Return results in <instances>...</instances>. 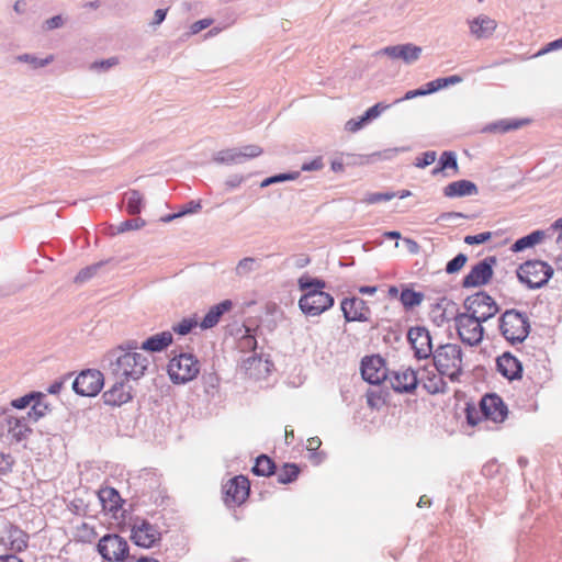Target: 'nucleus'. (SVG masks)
<instances>
[{"label":"nucleus","instance_id":"nucleus-1","mask_svg":"<svg viewBox=\"0 0 562 562\" xmlns=\"http://www.w3.org/2000/svg\"><path fill=\"white\" fill-rule=\"evenodd\" d=\"M297 284L304 292L299 300V306L304 314L318 316L333 307L335 301L331 294L324 291V280L304 274L297 280Z\"/></svg>","mask_w":562,"mask_h":562},{"label":"nucleus","instance_id":"nucleus-2","mask_svg":"<svg viewBox=\"0 0 562 562\" xmlns=\"http://www.w3.org/2000/svg\"><path fill=\"white\" fill-rule=\"evenodd\" d=\"M436 370L445 374L451 381H458L463 373L464 361L463 352L457 344H446L439 346L432 353Z\"/></svg>","mask_w":562,"mask_h":562},{"label":"nucleus","instance_id":"nucleus-3","mask_svg":"<svg viewBox=\"0 0 562 562\" xmlns=\"http://www.w3.org/2000/svg\"><path fill=\"white\" fill-rule=\"evenodd\" d=\"M149 361L139 352H122L111 361V372L120 380H138L147 370Z\"/></svg>","mask_w":562,"mask_h":562},{"label":"nucleus","instance_id":"nucleus-4","mask_svg":"<svg viewBox=\"0 0 562 562\" xmlns=\"http://www.w3.org/2000/svg\"><path fill=\"white\" fill-rule=\"evenodd\" d=\"M499 329L504 338L514 345L522 342L528 337L530 324L525 314L509 310L502 315Z\"/></svg>","mask_w":562,"mask_h":562},{"label":"nucleus","instance_id":"nucleus-5","mask_svg":"<svg viewBox=\"0 0 562 562\" xmlns=\"http://www.w3.org/2000/svg\"><path fill=\"white\" fill-rule=\"evenodd\" d=\"M167 372L175 384H183L198 376L200 362L191 353H180L169 360Z\"/></svg>","mask_w":562,"mask_h":562},{"label":"nucleus","instance_id":"nucleus-6","mask_svg":"<svg viewBox=\"0 0 562 562\" xmlns=\"http://www.w3.org/2000/svg\"><path fill=\"white\" fill-rule=\"evenodd\" d=\"M517 276L528 288L538 289L553 276V268L542 260H528L519 266Z\"/></svg>","mask_w":562,"mask_h":562},{"label":"nucleus","instance_id":"nucleus-7","mask_svg":"<svg viewBox=\"0 0 562 562\" xmlns=\"http://www.w3.org/2000/svg\"><path fill=\"white\" fill-rule=\"evenodd\" d=\"M34 417L32 413H27L26 415H5L1 422V431L7 432V435L16 442L22 441L29 437L32 429L30 427V420L36 422L37 418L42 415V413L37 414L35 406L33 407Z\"/></svg>","mask_w":562,"mask_h":562},{"label":"nucleus","instance_id":"nucleus-8","mask_svg":"<svg viewBox=\"0 0 562 562\" xmlns=\"http://www.w3.org/2000/svg\"><path fill=\"white\" fill-rule=\"evenodd\" d=\"M97 549L100 555L109 562H123L130 555L127 541L116 533L103 536L99 540Z\"/></svg>","mask_w":562,"mask_h":562},{"label":"nucleus","instance_id":"nucleus-9","mask_svg":"<svg viewBox=\"0 0 562 562\" xmlns=\"http://www.w3.org/2000/svg\"><path fill=\"white\" fill-rule=\"evenodd\" d=\"M467 314L483 324L498 312L495 301L486 293H476L465 301Z\"/></svg>","mask_w":562,"mask_h":562},{"label":"nucleus","instance_id":"nucleus-10","mask_svg":"<svg viewBox=\"0 0 562 562\" xmlns=\"http://www.w3.org/2000/svg\"><path fill=\"white\" fill-rule=\"evenodd\" d=\"M456 328L460 339L470 346L479 345L484 336V328L480 322L467 313L456 316Z\"/></svg>","mask_w":562,"mask_h":562},{"label":"nucleus","instance_id":"nucleus-11","mask_svg":"<svg viewBox=\"0 0 562 562\" xmlns=\"http://www.w3.org/2000/svg\"><path fill=\"white\" fill-rule=\"evenodd\" d=\"M250 484L246 476L237 475L223 485L224 503L227 506L243 504L249 496Z\"/></svg>","mask_w":562,"mask_h":562},{"label":"nucleus","instance_id":"nucleus-12","mask_svg":"<svg viewBox=\"0 0 562 562\" xmlns=\"http://www.w3.org/2000/svg\"><path fill=\"white\" fill-rule=\"evenodd\" d=\"M103 386V375L98 370L82 371L74 381V391L82 396H95Z\"/></svg>","mask_w":562,"mask_h":562},{"label":"nucleus","instance_id":"nucleus-13","mask_svg":"<svg viewBox=\"0 0 562 562\" xmlns=\"http://www.w3.org/2000/svg\"><path fill=\"white\" fill-rule=\"evenodd\" d=\"M160 536L156 526L144 519H137L132 527L131 539L142 548H153L160 541Z\"/></svg>","mask_w":562,"mask_h":562},{"label":"nucleus","instance_id":"nucleus-14","mask_svg":"<svg viewBox=\"0 0 562 562\" xmlns=\"http://www.w3.org/2000/svg\"><path fill=\"white\" fill-rule=\"evenodd\" d=\"M97 495L101 504L103 515L117 519L125 503L119 491L112 486H101Z\"/></svg>","mask_w":562,"mask_h":562},{"label":"nucleus","instance_id":"nucleus-15","mask_svg":"<svg viewBox=\"0 0 562 562\" xmlns=\"http://www.w3.org/2000/svg\"><path fill=\"white\" fill-rule=\"evenodd\" d=\"M340 308L346 322H369L371 310L367 302L360 297H345L340 302Z\"/></svg>","mask_w":562,"mask_h":562},{"label":"nucleus","instance_id":"nucleus-16","mask_svg":"<svg viewBox=\"0 0 562 562\" xmlns=\"http://www.w3.org/2000/svg\"><path fill=\"white\" fill-rule=\"evenodd\" d=\"M362 378L371 383L379 384L389 381V373L384 360L380 356L366 357L361 362Z\"/></svg>","mask_w":562,"mask_h":562},{"label":"nucleus","instance_id":"nucleus-17","mask_svg":"<svg viewBox=\"0 0 562 562\" xmlns=\"http://www.w3.org/2000/svg\"><path fill=\"white\" fill-rule=\"evenodd\" d=\"M480 408L483 417L494 423H503L508 415V408L506 404L496 394L485 395L481 400Z\"/></svg>","mask_w":562,"mask_h":562},{"label":"nucleus","instance_id":"nucleus-18","mask_svg":"<svg viewBox=\"0 0 562 562\" xmlns=\"http://www.w3.org/2000/svg\"><path fill=\"white\" fill-rule=\"evenodd\" d=\"M408 341L418 359H427L432 355L429 331L424 327H413L407 334Z\"/></svg>","mask_w":562,"mask_h":562},{"label":"nucleus","instance_id":"nucleus-19","mask_svg":"<svg viewBox=\"0 0 562 562\" xmlns=\"http://www.w3.org/2000/svg\"><path fill=\"white\" fill-rule=\"evenodd\" d=\"M490 261L485 259L473 266L462 280L463 288H476L486 284L493 276L492 263L495 262V259L490 258Z\"/></svg>","mask_w":562,"mask_h":562},{"label":"nucleus","instance_id":"nucleus-20","mask_svg":"<svg viewBox=\"0 0 562 562\" xmlns=\"http://www.w3.org/2000/svg\"><path fill=\"white\" fill-rule=\"evenodd\" d=\"M392 389L400 393H408L416 389L418 378L416 372L409 368L392 371L389 375Z\"/></svg>","mask_w":562,"mask_h":562},{"label":"nucleus","instance_id":"nucleus-21","mask_svg":"<svg viewBox=\"0 0 562 562\" xmlns=\"http://www.w3.org/2000/svg\"><path fill=\"white\" fill-rule=\"evenodd\" d=\"M462 81V77L458 75H453L446 78H438L436 80L429 81L426 83L425 88L416 89V90H409L405 93V95L402 99H398L395 101V103H398L403 100H411L416 97H423L426 94L434 93L440 89H443L446 87L460 83Z\"/></svg>","mask_w":562,"mask_h":562},{"label":"nucleus","instance_id":"nucleus-22","mask_svg":"<svg viewBox=\"0 0 562 562\" xmlns=\"http://www.w3.org/2000/svg\"><path fill=\"white\" fill-rule=\"evenodd\" d=\"M1 543L5 549L21 552L27 548L29 536L15 526H9L1 536Z\"/></svg>","mask_w":562,"mask_h":562},{"label":"nucleus","instance_id":"nucleus-23","mask_svg":"<svg viewBox=\"0 0 562 562\" xmlns=\"http://www.w3.org/2000/svg\"><path fill=\"white\" fill-rule=\"evenodd\" d=\"M498 372L508 380H516L521 378L522 366L521 362L512 353L504 352L496 360Z\"/></svg>","mask_w":562,"mask_h":562},{"label":"nucleus","instance_id":"nucleus-24","mask_svg":"<svg viewBox=\"0 0 562 562\" xmlns=\"http://www.w3.org/2000/svg\"><path fill=\"white\" fill-rule=\"evenodd\" d=\"M469 27L475 38H488L494 34L497 22L485 14H481L469 21Z\"/></svg>","mask_w":562,"mask_h":562},{"label":"nucleus","instance_id":"nucleus-25","mask_svg":"<svg viewBox=\"0 0 562 562\" xmlns=\"http://www.w3.org/2000/svg\"><path fill=\"white\" fill-rule=\"evenodd\" d=\"M381 53L393 59H403L405 63L409 64L419 58L422 48L413 44H405L385 47Z\"/></svg>","mask_w":562,"mask_h":562},{"label":"nucleus","instance_id":"nucleus-26","mask_svg":"<svg viewBox=\"0 0 562 562\" xmlns=\"http://www.w3.org/2000/svg\"><path fill=\"white\" fill-rule=\"evenodd\" d=\"M102 397L106 405L121 406L132 400L131 387L123 382H116L103 393Z\"/></svg>","mask_w":562,"mask_h":562},{"label":"nucleus","instance_id":"nucleus-27","mask_svg":"<svg viewBox=\"0 0 562 562\" xmlns=\"http://www.w3.org/2000/svg\"><path fill=\"white\" fill-rule=\"evenodd\" d=\"M479 190L474 182L470 180H458L449 183L443 189L447 198H461L477 194Z\"/></svg>","mask_w":562,"mask_h":562},{"label":"nucleus","instance_id":"nucleus-28","mask_svg":"<svg viewBox=\"0 0 562 562\" xmlns=\"http://www.w3.org/2000/svg\"><path fill=\"white\" fill-rule=\"evenodd\" d=\"M445 374L431 370H425L418 381L424 389L430 394L443 393L446 391Z\"/></svg>","mask_w":562,"mask_h":562},{"label":"nucleus","instance_id":"nucleus-29","mask_svg":"<svg viewBox=\"0 0 562 562\" xmlns=\"http://www.w3.org/2000/svg\"><path fill=\"white\" fill-rule=\"evenodd\" d=\"M232 307L233 303L231 300H224L212 306L200 323L201 328L209 329L217 325L223 314L229 312Z\"/></svg>","mask_w":562,"mask_h":562},{"label":"nucleus","instance_id":"nucleus-30","mask_svg":"<svg viewBox=\"0 0 562 562\" xmlns=\"http://www.w3.org/2000/svg\"><path fill=\"white\" fill-rule=\"evenodd\" d=\"M527 379L531 383V390L538 392L550 380V371L543 364H532L527 368Z\"/></svg>","mask_w":562,"mask_h":562},{"label":"nucleus","instance_id":"nucleus-31","mask_svg":"<svg viewBox=\"0 0 562 562\" xmlns=\"http://www.w3.org/2000/svg\"><path fill=\"white\" fill-rule=\"evenodd\" d=\"M172 334L170 331H161L143 341L142 349L151 352H159L169 347L172 344Z\"/></svg>","mask_w":562,"mask_h":562},{"label":"nucleus","instance_id":"nucleus-32","mask_svg":"<svg viewBox=\"0 0 562 562\" xmlns=\"http://www.w3.org/2000/svg\"><path fill=\"white\" fill-rule=\"evenodd\" d=\"M425 295L423 292L414 291L411 288H404L400 295V301L405 310H413L422 304Z\"/></svg>","mask_w":562,"mask_h":562},{"label":"nucleus","instance_id":"nucleus-33","mask_svg":"<svg viewBox=\"0 0 562 562\" xmlns=\"http://www.w3.org/2000/svg\"><path fill=\"white\" fill-rule=\"evenodd\" d=\"M252 472L256 475L270 476L276 472V464L271 458L266 454H261L256 459Z\"/></svg>","mask_w":562,"mask_h":562},{"label":"nucleus","instance_id":"nucleus-34","mask_svg":"<svg viewBox=\"0 0 562 562\" xmlns=\"http://www.w3.org/2000/svg\"><path fill=\"white\" fill-rule=\"evenodd\" d=\"M544 237V233L541 231L532 232L531 234L517 239L512 246L513 251H521L526 248L532 247L539 244Z\"/></svg>","mask_w":562,"mask_h":562},{"label":"nucleus","instance_id":"nucleus-35","mask_svg":"<svg viewBox=\"0 0 562 562\" xmlns=\"http://www.w3.org/2000/svg\"><path fill=\"white\" fill-rule=\"evenodd\" d=\"M300 473V468L295 463H284L277 472L278 482L288 484L296 480Z\"/></svg>","mask_w":562,"mask_h":562},{"label":"nucleus","instance_id":"nucleus-36","mask_svg":"<svg viewBox=\"0 0 562 562\" xmlns=\"http://www.w3.org/2000/svg\"><path fill=\"white\" fill-rule=\"evenodd\" d=\"M451 168L453 170V173L459 172V166L457 162V158L454 153L452 151H443L439 159V166L436 167L432 170V175L436 176L440 171H443L445 169Z\"/></svg>","mask_w":562,"mask_h":562},{"label":"nucleus","instance_id":"nucleus-37","mask_svg":"<svg viewBox=\"0 0 562 562\" xmlns=\"http://www.w3.org/2000/svg\"><path fill=\"white\" fill-rule=\"evenodd\" d=\"M126 211L128 214L136 215L140 213L144 201L143 195L136 190H131L126 193Z\"/></svg>","mask_w":562,"mask_h":562},{"label":"nucleus","instance_id":"nucleus-38","mask_svg":"<svg viewBox=\"0 0 562 562\" xmlns=\"http://www.w3.org/2000/svg\"><path fill=\"white\" fill-rule=\"evenodd\" d=\"M524 121H499L493 124H490L485 127V131L488 132H499V133H506L512 130H517L524 125Z\"/></svg>","mask_w":562,"mask_h":562},{"label":"nucleus","instance_id":"nucleus-39","mask_svg":"<svg viewBox=\"0 0 562 562\" xmlns=\"http://www.w3.org/2000/svg\"><path fill=\"white\" fill-rule=\"evenodd\" d=\"M76 537L82 542H92L98 537V532L93 526L82 522L77 527Z\"/></svg>","mask_w":562,"mask_h":562},{"label":"nucleus","instance_id":"nucleus-40","mask_svg":"<svg viewBox=\"0 0 562 562\" xmlns=\"http://www.w3.org/2000/svg\"><path fill=\"white\" fill-rule=\"evenodd\" d=\"M198 322L194 318H183L180 323L172 326V330L179 335L189 334L194 327H196Z\"/></svg>","mask_w":562,"mask_h":562},{"label":"nucleus","instance_id":"nucleus-41","mask_svg":"<svg viewBox=\"0 0 562 562\" xmlns=\"http://www.w3.org/2000/svg\"><path fill=\"white\" fill-rule=\"evenodd\" d=\"M467 260L468 258L464 254H459L447 263L446 271L450 274L460 271L467 263Z\"/></svg>","mask_w":562,"mask_h":562},{"label":"nucleus","instance_id":"nucleus-42","mask_svg":"<svg viewBox=\"0 0 562 562\" xmlns=\"http://www.w3.org/2000/svg\"><path fill=\"white\" fill-rule=\"evenodd\" d=\"M217 160L224 164H234L240 161V154L236 149H226L218 153Z\"/></svg>","mask_w":562,"mask_h":562},{"label":"nucleus","instance_id":"nucleus-43","mask_svg":"<svg viewBox=\"0 0 562 562\" xmlns=\"http://www.w3.org/2000/svg\"><path fill=\"white\" fill-rule=\"evenodd\" d=\"M100 267V263L92 265L90 267H87L78 272V274L75 278L76 283H82L89 280L92 276L95 274L98 268Z\"/></svg>","mask_w":562,"mask_h":562},{"label":"nucleus","instance_id":"nucleus-44","mask_svg":"<svg viewBox=\"0 0 562 562\" xmlns=\"http://www.w3.org/2000/svg\"><path fill=\"white\" fill-rule=\"evenodd\" d=\"M389 104L383 103H376L375 105L371 106L366 111V113L362 115L366 122L378 117L384 110L389 109Z\"/></svg>","mask_w":562,"mask_h":562},{"label":"nucleus","instance_id":"nucleus-45","mask_svg":"<svg viewBox=\"0 0 562 562\" xmlns=\"http://www.w3.org/2000/svg\"><path fill=\"white\" fill-rule=\"evenodd\" d=\"M492 237L491 232L480 233L477 235H468L464 237V243L468 245H479L490 240Z\"/></svg>","mask_w":562,"mask_h":562},{"label":"nucleus","instance_id":"nucleus-46","mask_svg":"<svg viewBox=\"0 0 562 562\" xmlns=\"http://www.w3.org/2000/svg\"><path fill=\"white\" fill-rule=\"evenodd\" d=\"M394 196V193H370L363 199V202L367 204H375L382 201H390Z\"/></svg>","mask_w":562,"mask_h":562},{"label":"nucleus","instance_id":"nucleus-47","mask_svg":"<svg viewBox=\"0 0 562 562\" xmlns=\"http://www.w3.org/2000/svg\"><path fill=\"white\" fill-rule=\"evenodd\" d=\"M437 154L436 151H426L422 155V157L416 158L415 166L418 168H425L436 161Z\"/></svg>","mask_w":562,"mask_h":562},{"label":"nucleus","instance_id":"nucleus-48","mask_svg":"<svg viewBox=\"0 0 562 562\" xmlns=\"http://www.w3.org/2000/svg\"><path fill=\"white\" fill-rule=\"evenodd\" d=\"M144 221L140 218L124 221L120 224L117 232L124 233L127 231L138 229L144 226Z\"/></svg>","mask_w":562,"mask_h":562},{"label":"nucleus","instance_id":"nucleus-49","mask_svg":"<svg viewBox=\"0 0 562 562\" xmlns=\"http://www.w3.org/2000/svg\"><path fill=\"white\" fill-rule=\"evenodd\" d=\"M240 158H255L262 154V148L258 145H247L241 150H238Z\"/></svg>","mask_w":562,"mask_h":562},{"label":"nucleus","instance_id":"nucleus-50","mask_svg":"<svg viewBox=\"0 0 562 562\" xmlns=\"http://www.w3.org/2000/svg\"><path fill=\"white\" fill-rule=\"evenodd\" d=\"M465 415L468 424L471 426H476L482 420L480 411H477L475 406L468 405L465 408Z\"/></svg>","mask_w":562,"mask_h":562},{"label":"nucleus","instance_id":"nucleus-51","mask_svg":"<svg viewBox=\"0 0 562 562\" xmlns=\"http://www.w3.org/2000/svg\"><path fill=\"white\" fill-rule=\"evenodd\" d=\"M256 260L254 258L247 257L241 259L236 268L238 274H245L254 269Z\"/></svg>","mask_w":562,"mask_h":562},{"label":"nucleus","instance_id":"nucleus-52","mask_svg":"<svg viewBox=\"0 0 562 562\" xmlns=\"http://www.w3.org/2000/svg\"><path fill=\"white\" fill-rule=\"evenodd\" d=\"M367 403L371 408L379 409L384 404V400L380 394L370 392L367 394Z\"/></svg>","mask_w":562,"mask_h":562},{"label":"nucleus","instance_id":"nucleus-53","mask_svg":"<svg viewBox=\"0 0 562 562\" xmlns=\"http://www.w3.org/2000/svg\"><path fill=\"white\" fill-rule=\"evenodd\" d=\"M35 394H27L22 397L15 398L12 401L11 405L15 408L22 409L30 405L32 400H34Z\"/></svg>","mask_w":562,"mask_h":562},{"label":"nucleus","instance_id":"nucleus-54","mask_svg":"<svg viewBox=\"0 0 562 562\" xmlns=\"http://www.w3.org/2000/svg\"><path fill=\"white\" fill-rule=\"evenodd\" d=\"M366 120L363 116H360L359 119H352L347 122V130L351 133H355L362 128V126L366 124Z\"/></svg>","mask_w":562,"mask_h":562},{"label":"nucleus","instance_id":"nucleus-55","mask_svg":"<svg viewBox=\"0 0 562 562\" xmlns=\"http://www.w3.org/2000/svg\"><path fill=\"white\" fill-rule=\"evenodd\" d=\"M403 243L405 244L407 250L412 255H416L420 250V246L418 243L412 238H403Z\"/></svg>","mask_w":562,"mask_h":562},{"label":"nucleus","instance_id":"nucleus-56","mask_svg":"<svg viewBox=\"0 0 562 562\" xmlns=\"http://www.w3.org/2000/svg\"><path fill=\"white\" fill-rule=\"evenodd\" d=\"M212 21L209 19L200 20L191 25V32L193 34H196L201 32L202 30L209 27L211 25Z\"/></svg>","mask_w":562,"mask_h":562},{"label":"nucleus","instance_id":"nucleus-57","mask_svg":"<svg viewBox=\"0 0 562 562\" xmlns=\"http://www.w3.org/2000/svg\"><path fill=\"white\" fill-rule=\"evenodd\" d=\"M562 48V37L559 40H555L553 42H550L543 49H541L538 55L546 54L548 52Z\"/></svg>","mask_w":562,"mask_h":562},{"label":"nucleus","instance_id":"nucleus-58","mask_svg":"<svg viewBox=\"0 0 562 562\" xmlns=\"http://www.w3.org/2000/svg\"><path fill=\"white\" fill-rule=\"evenodd\" d=\"M19 59L20 60H25V61H31L36 67H42V66L48 64L53 59V57L50 56L49 58H46L45 60H42V61H38V63H37L36 58L31 57L30 55L20 56Z\"/></svg>","mask_w":562,"mask_h":562},{"label":"nucleus","instance_id":"nucleus-59","mask_svg":"<svg viewBox=\"0 0 562 562\" xmlns=\"http://www.w3.org/2000/svg\"><path fill=\"white\" fill-rule=\"evenodd\" d=\"M63 24V20L59 15L53 16L46 21L47 29H56Z\"/></svg>","mask_w":562,"mask_h":562},{"label":"nucleus","instance_id":"nucleus-60","mask_svg":"<svg viewBox=\"0 0 562 562\" xmlns=\"http://www.w3.org/2000/svg\"><path fill=\"white\" fill-rule=\"evenodd\" d=\"M322 445V441L318 437H312L307 440V450L315 451L317 450Z\"/></svg>","mask_w":562,"mask_h":562},{"label":"nucleus","instance_id":"nucleus-61","mask_svg":"<svg viewBox=\"0 0 562 562\" xmlns=\"http://www.w3.org/2000/svg\"><path fill=\"white\" fill-rule=\"evenodd\" d=\"M323 167L321 158L314 159L310 165L303 167V170H318Z\"/></svg>","mask_w":562,"mask_h":562},{"label":"nucleus","instance_id":"nucleus-62","mask_svg":"<svg viewBox=\"0 0 562 562\" xmlns=\"http://www.w3.org/2000/svg\"><path fill=\"white\" fill-rule=\"evenodd\" d=\"M359 293L367 294V295H373L376 293L378 288L376 286H369V285H362L358 289Z\"/></svg>","mask_w":562,"mask_h":562},{"label":"nucleus","instance_id":"nucleus-63","mask_svg":"<svg viewBox=\"0 0 562 562\" xmlns=\"http://www.w3.org/2000/svg\"><path fill=\"white\" fill-rule=\"evenodd\" d=\"M167 14V10L158 9L155 11V21L154 24H160Z\"/></svg>","mask_w":562,"mask_h":562},{"label":"nucleus","instance_id":"nucleus-64","mask_svg":"<svg viewBox=\"0 0 562 562\" xmlns=\"http://www.w3.org/2000/svg\"><path fill=\"white\" fill-rule=\"evenodd\" d=\"M0 562H23V561L20 558H18L16 555L7 554V555H0Z\"/></svg>","mask_w":562,"mask_h":562}]
</instances>
